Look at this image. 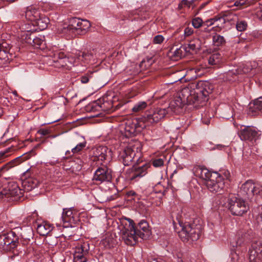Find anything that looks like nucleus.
Instances as JSON below:
<instances>
[{
	"label": "nucleus",
	"mask_w": 262,
	"mask_h": 262,
	"mask_svg": "<svg viewBox=\"0 0 262 262\" xmlns=\"http://www.w3.org/2000/svg\"><path fill=\"white\" fill-rule=\"evenodd\" d=\"M258 210V213L255 215L254 223L259 228L262 229V206Z\"/></svg>",
	"instance_id": "nucleus-43"
},
{
	"label": "nucleus",
	"mask_w": 262,
	"mask_h": 262,
	"mask_svg": "<svg viewBox=\"0 0 262 262\" xmlns=\"http://www.w3.org/2000/svg\"><path fill=\"white\" fill-rule=\"evenodd\" d=\"M39 184V181L36 178L29 177L23 181L22 186L25 191H30L37 187Z\"/></svg>",
	"instance_id": "nucleus-29"
},
{
	"label": "nucleus",
	"mask_w": 262,
	"mask_h": 262,
	"mask_svg": "<svg viewBox=\"0 0 262 262\" xmlns=\"http://www.w3.org/2000/svg\"><path fill=\"white\" fill-rule=\"evenodd\" d=\"M164 164V161L162 159H155L152 161V165L155 167H161Z\"/></svg>",
	"instance_id": "nucleus-52"
},
{
	"label": "nucleus",
	"mask_w": 262,
	"mask_h": 262,
	"mask_svg": "<svg viewBox=\"0 0 262 262\" xmlns=\"http://www.w3.org/2000/svg\"><path fill=\"white\" fill-rule=\"evenodd\" d=\"M69 61V58L64 56L63 53H60L58 54L57 57L55 56L53 58H49L48 60V64L55 68H60L64 67L66 66V61Z\"/></svg>",
	"instance_id": "nucleus-22"
},
{
	"label": "nucleus",
	"mask_w": 262,
	"mask_h": 262,
	"mask_svg": "<svg viewBox=\"0 0 262 262\" xmlns=\"http://www.w3.org/2000/svg\"><path fill=\"white\" fill-rule=\"evenodd\" d=\"M6 194L4 198H6L10 201H21V198L24 195L25 190L21 189L16 183H9L8 187L6 188Z\"/></svg>",
	"instance_id": "nucleus-13"
},
{
	"label": "nucleus",
	"mask_w": 262,
	"mask_h": 262,
	"mask_svg": "<svg viewBox=\"0 0 262 262\" xmlns=\"http://www.w3.org/2000/svg\"><path fill=\"white\" fill-rule=\"evenodd\" d=\"M231 260L232 262H237L239 259L238 254L234 251H232L230 254Z\"/></svg>",
	"instance_id": "nucleus-55"
},
{
	"label": "nucleus",
	"mask_w": 262,
	"mask_h": 262,
	"mask_svg": "<svg viewBox=\"0 0 262 262\" xmlns=\"http://www.w3.org/2000/svg\"><path fill=\"white\" fill-rule=\"evenodd\" d=\"M220 174L221 176L224 178V181H225V179H228L230 176V173L228 170H223L221 171V173H219Z\"/></svg>",
	"instance_id": "nucleus-57"
},
{
	"label": "nucleus",
	"mask_w": 262,
	"mask_h": 262,
	"mask_svg": "<svg viewBox=\"0 0 262 262\" xmlns=\"http://www.w3.org/2000/svg\"><path fill=\"white\" fill-rule=\"evenodd\" d=\"M51 130L49 129L41 128L37 131V134L42 136L50 134Z\"/></svg>",
	"instance_id": "nucleus-56"
},
{
	"label": "nucleus",
	"mask_w": 262,
	"mask_h": 262,
	"mask_svg": "<svg viewBox=\"0 0 262 262\" xmlns=\"http://www.w3.org/2000/svg\"><path fill=\"white\" fill-rule=\"evenodd\" d=\"M194 173L196 176L205 180L206 182L211 179L213 175V172H211L206 168L201 166H198L194 168Z\"/></svg>",
	"instance_id": "nucleus-26"
},
{
	"label": "nucleus",
	"mask_w": 262,
	"mask_h": 262,
	"mask_svg": "<svg viewBox=\"0 0 262 262\" xmlns=\"http://www.w3.org/2000/svg\"><path fill=\"white\" fill-rule=\"evenodd\" d=\"M16 248L15 241L9 239L5 233L0 235V251L10 252Z\"/></svg>",
	"instance_id": "nucleus-19"
},
{
	"label": "nucleus",
	"mask_w": 262,
	"mask_h": 262,
	"mask_svg": "<svg viewBox=\"0 0 262 262\" xmlns=\"http://www.w3.org/2000/svg\"><path fill=\"white\" fill-rule=\"evenodd\" d=\"M136 231L139 237L142 239H146L150 234V230L148 223L145 220L141 221L137 225L135 226Z\"/></svg>",
	"instance_id": "nucleus-21"
},
{
	"label": "nucleus",
	"mask_w": 262,
	"mask_h": 262,
	"mask_svg": "<svg viewBox=\"0 0 262 262\" xmlns=\"http://www.w3.org/2000/svg\"><path fill=\"white\" fill-rule=\"evenodd\" d=\"M11 168H12V166H11V164H9V163H7L6 164L4 165L0 168V176H2L3 173H4L5 172L8 171Z\"/></svg>",
	"instance_id": "nucleus-50"
},
{
	"label": "nucleus",
	"mask_w": 262,
	"mask_h": 262,
	"mask_svg": "<svg viewBox=\"0 0 262 262\" xmlns=\"http://www.w3.org/2000/svg\"><path fill=\"white\" fill-rule=\"evenodd\" d=\"M212 25L215 26L214 17L203 22L204 26L209 27Z\"/></svg>",
	"instance_id": "nucleus-59"
},
{
	"label": "nucleus",
	"mask_w": 262,
	"mask_h": 262,
	"mask_svg": "<svg viewBox=\"0 0 262 262\" xmlns=\"http://www.w3.org/2000/svg\"><path fill=\"white\" fill-rule=\"evenodd\" d=\"M262 113V97H259L250 102L249 105L248 114L255 116Z\"/></svg>",
	"instance_id": "nucleus-23"
},
{
	"label": "nucleus",
	"mask_w": 262,
	"mask_h": 262,
	"mask_svg": "<svg viewBox=\"0 0 262 262\" xmlns=\"http://www.w3.org/2000/svg\"><path fill=\"white\" fill-rule=\"evenodd\" d=\"M97 167L95 170L93 178V182L99 185L103 182H110L112 179V170L108 168L106 165L102 164Z\"/></svg>",
	"instance_id": "nucleus-7"
},
{
	"label": "nucleus",
	"mask_w": 262,
	"mask_h": 262,
	"mask_svg": "<svg viewBox=\"0 0 262 262\" xmlns=\"http://www.w3.org/2000/svg\"><path fill=\"white\" fill-rule=\"evenodd\" d=\"M213 85L205 81H194L188 84L178 93L177 96L170 102L169 107L175 112L185 104H195L196 107L203 106L208 100L212 92Z\"/></svg>",
	"instance_id": "nucleus-1"
},
{
	"label": "nucleus",
	"mask_w": 262,
	"mask_h": 262,
	"mask_svg": "<svg viewBox=\"0 0 262 262\" xmlns=\"http://www.w3.org/2000/svg\"><path fill=\"white\" fill-rule=\"evenodd\" d=\"M186 48L181 46L179 48H177L172 53V57L174 60H178L185 55Z\"/></svg>",
	"instance_id": "nucleus-37"
},
{
	"label": "nucleus",
	"mask_w": 262,
	"mask_h": 262,
	"mask_svg": "<svg viewBox=\"0 0 262 262\" xmlns=\"http://www.w3.org/2000/svg\"><path fill=\"white\" fill-rule=\"evenodd\" d=\"M147 106V103L145 101H141L136 103L132 108L134 112H139L145 109Z\"/></svg>",
	"instance_id": "nucleus-42"
},
{
	"label": "nucleus",
	"mask_w": 262,
	"mask_h": 262,
	"mask_svg": "<svg viewBox=\"0 0 262 262\" xmlns=\"http://www.w3.org/2000/svg\"><path fill=\"white\" fill-rule=\"evenodd\" d=\"M9 54L8 52L2 50L0 49V67L7 65L9 63Z\"/></svg>",
	"instance_id": "nucleus-38"
},
{
	"label": "nucleus",
	"mask_w": 262,
	"mask_h": 262,
	"mask_svg": "<svg viewBox=\"0 0 262 262\" xmlns=\"http://www.w3.org/2000/svg\"><path fill=\"white\" fill-rule=\"evenodd\" d=\"M240 192L248 198L254 195L262 196V186L254 183L252 180H248L242 185Z\"/></svg>",
	"instance_id": "nucleus-9"
},
{
	"label": "nucleus",
	"mask_w": 262,
	"mask_h": 262,
	"mask_svg": "<svg viewBox=\"0 0 262 262\" xmlns=\"http://www.w3.org/2000/svg\"><path fill=\"white\" fill-rule=\"evenodd\" d=\"M89 80V79L87 76H83L81 77V81L83 83H86Z\"/></svg>",
	"instance_id": "nucleus-63"
},
{
	"label": "nucleus",
	"mask_w": 262,
	"mask_h": 262,
	"mask_svg": "<svg viewBox=\"0 0 262 262\" xmlns=\"http://www.w3.org/2000/svg\"><path fill=\"white\" fill-rule=\"evenodd\" d=\"M249 262H262V241L254 242L249 249Z\"/></svg>",
	"instance_id": "nucleus-16"
},
{
	"label": "nucleus",
	"mask_w": 262,
	"mask_h": 262,
	"mask_svg": "<svg viewBox=\"0 0 262 262\" xmlns=\"http://www.w3.org/2000/svg\"><path fill=\"white\" fill-rule=\"evenodd\" d=\"M214 116V114L212 110H205L202 116V122L206 125L209 124L210 119Z\"/></svg>",
	"instance_id": "nucleus-36"
},
{
	"label": "nucleus",
	"mask_w": 262,
	"mask_h": 262,
	"mask_svg": "<svg viewBox=\"0 0 262 262\" xmlns=\"http://www.w3.org/2000/svg\"><path fill=\"white\" fill-rule=\"evenodd\" d=\"M41 16L38 9L33 7H28L25 12V17L27 19L30 21L34 22V23Z\"/></svg>",
	"instance_id": "nucleus-27"
},
{
	"label": "nucleus",
	"mask_w": 262,
	"mask_h": 262,
	"mask_svg": "<svg viewBox=\"0 0 262 262\" xmlns=\"http://www.w3.org/2000/svg\"><path fill=\"white\" fill-rule=\"evenodd\" d=\"M208 61L210 66H218L222 62V55L219 52H214L209 56Z\"/></svg>",
	"instance_id": "nucleus-34"
},
{
	"label": "nucleus",
	"mask_w": 262,
	"mask_h": 262,
	"mask_svg": "<svg viewBox=\"0 0 262 262\" xmlns=\"http://www.w3.org/2000/svg\"><path fill=\"white\" fill-rule=\"evenodd\" d=\"M166 188L162 184L159 182L154 187L152 192L150 193V198H154L155 194H157V198L159 200V202L161 203V200L162 196L165 194L166 191Z\"/></svg>",
	"instance_id": "nucleus-31"
},
{
	"label": "nucleus",
	"mask_w": 262,
	"mask_h": 262,
	"mask_svg": "<svg viewBox=\"0 0 262 262\" xmlns=\"http://www.w3.org/2000/svg\"><path fill=\"white\" fill-rule=\"evenodd\" d=\"M213 45L215 46H223L225 43V39L223 36L215 34L212 38Z\"/></svg>",
	"instance_id": "nucleus-40"
},
{
	"label": "nucleus",
	"mask_w": 262,
	"mask_h": 262,
	"mask_svg": "<svg viewBox=\"0 0 262 262\" xmlns=\"http://www.w3.org/2000/svg\"><path fill=\"white\" fill-rule=\"evenodd\" d=\"M164 38L162 35H157L153 38V43L155 44H160L164 41Z\"/></svg>",
	"instance_id": "nucleus-51"
},
{
	"label": "nucleus",
	"mask_w": 262,
	"mask_h": 262,
	"mask_svg": "<svg viewBox=\"0 0 262 262\" xmlns=\"http://www.w3.org/2000/svg\"><path fill=\"white\" fill-rule=\"evenodd\" d=\"M252 69L251 66L249 63L242 64L238 68L229 71L227 75H232L248 73Z\"/></svg>",
	"instance_id": "nucleus-30"
},
{
	"label": "nucleus",
	"mask_w": 262,
	"mask_h": 262,
	"mask_svg": "<svg viewBox=\"0 0 262 262\" xmlns=\"http://www.w3.org/2000/svg\"><path fill=\"white\" fill-rule=\"evenodd\" d=\"M188 48L190 50L195 52L200 50L201 48V41L198 38L191 40L188 44Z\"/></svg>",
	"instance_id": "nucleus-39"
},
{
	"label": "nucleus",
	"mask_w": 262,
	"mask_h": 262,
	"mask_svg": "<svg viewBox=\"0 0 262 262\" xmlns=\"http://www.w3.org/2000/svg\"><path fill=\"white\" fill-rule=\"evenodd\" d=\"M193 33V29L192 28L187 27L184 31V38L188 37Z\"/></svg>",
	"instance_id": "nucleus-53"
},
{
	"label": "nucleus",
	"mask_w": 262,
	"mask_h": 262,
	"mask_svg": "<svg viewBox=\"0 0 262 262\" xmlns=\"http://www.w3.org/2000/svg\"><path fill=\"white\" fill-rule=\"evenodd\" d=\"M236 29L238 31H243L247 27V23L245 20H238L236 23Z\"/></svg>",
	"instance_id": "nucleus-47"
},
{
	"label": "nucleus",
	"mask_w": 262,
	"mask_h": 262,
	"mask_svg": "<svg viewBox=\"0 0 262 262\" xmlns=\"http://www.w3.org/2000/svg\"><path fill=\"white\" fill-rule=\"evenodd\" d=\"M136 194H137L134 191H129L127 193V195L128 197L134 196L136 195Z\"/></svg>",
	"instance_id": "nucleus-64"
},
{
	"label": "nucleus",
	"mask_w": 262,
	"mask_h": 262,
	"mask_svg": "<svg viewBox=\"0 0 262 262\" xmlns=\"http://www.w3.org/2000/svg\"><path fill=\"white\" fill-rule=\"evenodd\" d=\"M28 234H29V235L28 236L26 235L25 233L23 235H22V236L24 238H25L26 239L30 240L31 238H32V237H33V236H32L33 230H32L31 228H29L28 230Z\"/></svg>",
	"instance_id": "nucleus-61"
},
{
	"label": "nucleus",
	"mask_w": 262,
	"mask_h": 262,
	"mask_svg": "<svg viewBox=\"0 0 262 262\" xmlns=\"http://www.w3.org/2000/svg\"><path fill=\"white\" fill-rule=\"evenodd\" d=\"M245 235L244 234H238L235 241L231 242V245L233 247H238L241 246L245 242Z\"/></svg>",
	"instance_id": "nucleus-41"
},
{
	"label": "nucleus",
	"mask_w": 262,
	"mask_h": 262,
	"mask_svg": "<svg viewBox=\"0 0 262 262\" xmlns=\"http://www.w3.org/2000/svg\"><path fill=\"white\" fill-rule=\"evenodd\" d=\"M90 253V245L88 242L78 243L75 248L74 262H86Z\"/></svg>",
	"instance_id": "nucleus-10"
},
{
	"label": "nucleus",
	"mask_w": 262,
	"mask_h": 262,
	"mask_svg": "<svg viewBox=\"0 0 262 262\" xmlns=\"http://www.w3.org/2000/svg\"><path fill=\"white\" fill-rule=\"evenodd\" d=\"M237 134L241 140L253 144L260 138L261 132L252 125H241L238 128Z\"/></svg>",
	"instance_id": "nucleus-5"
},
{
	"label": "nucleus",
	"mask_w": 262,
	"mask_h": 262,
	"mask_svg": "<svg viewBox=\"0 0 262 262\" xmlns=\"http://www.w3.org/2000/svg\"><path fill=\"white\" fill-rule=\"evenodd\" d=\"M168 112V108H155L142 118L143 122L147 125L157 123L164 118Z\"/></svg>",
	"instance_id": "nucleus-11"
},
{
	"label": "nucleus",
	"mask_w": 262,
	"mask_h": 262,
	"mask_svg": "<svg viewBox=\"0 0 262 262\" xmlns=\"http://www.w3.org/2000/svg\"><path fill=\"white\" fill-rule=\"evenodd\" d=\"M57 32L63 36L69 37L75 36L74 28L71 26V19L69 20V24H63L59 26L57 28Z\"/></svg>",
	"instance_id": "nucleus-25"
},
{
	"label": "nucleus",
	"mask_w": 262,
	"mask_h": 262,
	"mask_svg": "<svg viewBox=\"0 0 262 262\" xmlns=\"http://www.w3.org/2000/svg\"><path fill=\"white\" fill-rule=\"evenodd\" d=\"M32 26L30 22L23 23L19 25L18 30L17 31L18 37L23 41L27 39L28 37H30L34 32L32 31Z\"/></svg>",
	"instance_id": "nucleus-18"
},
{
	"label": "nucleus",
	"mask_w": 262,
	"mask_h": 262,
	"mask_svg": "<svg viewBox=\"0 0 262 262\" xmlns=\"http://www.w3.org/2000/svg\"><path fill=\"white\" fill-rule=\"evenodd\" d=\"M68 58H69V61H66V66L64 67L65 68L70 69L71 68L72 66L74 65L77 66L78 64V62H77L76 54L74 56L68 57Z\"/></svg>",
	"instance_id": "nucleus-44"
},
{
	"label": "nucleus",
	"mask_w": 262,
	"mask_h": 262,
	"mask_svg": "<svg viewBox=\"0 0 262 262\" xmlns=\"http://www.w3.org/2000/svg\"><path fill=\"white\" fill-rule=\"evenodd\" d=\"M192 25L195 28H199L203 25V20L200 17H195L192 20Z\"/></svg>",
	"instance_id": "nucleus-48"
},
{
	"label": "nucleus",
	"mask_w": 262,
	"mask_h": 262,
	"mask_svg": "<svg viewBox=\"0 0 262 262\" xmlns=\"http://www.w3.org/2000/svg\"><path fill=\"white\" fill-rule=\"evenodd\" d=\"M12 150L11 148H9L6 149V151L5 152H0V160L4 157H6L7 156V155H5L6 153L8 152L11 151Z\"/></svg>",
	"instance_id": "nucleus-62"
},
{
	"label": "nucleus",
	"mask_w": 262,
	"mask_h": 262,
	"mask_svg": "<svg viewBox=\"0 0 262 262\" xmlns=\"http://www.w3.org/2000/svg\"><path fill=\"white\" fill-rule=\"evenodd\" d=\"M9 239L15 241L16 247L17 246L18 237L14 231H10L7 233H4Z\"/></svg>",
	"instance_id": "nucleus-45"
},
{
	"label": "nucleus",
	"mask_w": 262,
	"mask_h": 262,
	"mask_svg": "<svg viewBox=\"0 0 262 262\" xmlns=\"http://www.w3.org/2000/svg\"><path fill=\"white\" fill-rule=\"evenodd\" d=\"M229 209L234 215L242 216L249 209L248 204L242 198L232 195L228 199Z\"/></svg>",
	"instance_id": "nucleus-6"
},
{
	"label": "nucleus",
	"mask_w": 262,
	"mask_h": 262,
	"mask_svg": "<svg viewBox=\"0 0 262 262\" xmlns=\"http://www.w3.org/2000/svg\"><path fill=\"white\" fill-rule=\"evenodd\" d=\"M76 56L78 63L82 62L84 63L92 64L95 61L93 54L89 52H79L76 54Z\"/></svg>",
	"instance_id": "nucleus-28"
},
{
	"label": "nucleus",
	"mask_w": 262,
	"mask_h": 262,
	"mask_svg": "<svg viewBox=\"0 0 262 262\" xmlns=\"http://www.w3.org/2000/svg\"><path fill=\"white\" fill-rule=\"evenodd\" d=\"M28 44L34 46L37 48H41L43 43V40L40 38L35 36V33H33L30 37H28L27 39L25 41Z\"/></svg>",
	"instance_id": "nucleus-33"
},
{
	"label": "nucleus",
	"mask_w": 262,
	"mask_h": 262,
	"mask_svg": "<svg viewBox=\"0 0 262 262\" xmlns=\"http://www.w3.org/2000/svg\"><path fill=\"white\" fill-rule=\"evenodd\" d=\"M49 23V19L48 18L43 15H41L40 18L34 23L33 25H37L41 30H43L47 28L48 25Z\"/></svg>",
	"instance_id": "nucleus-35"
},
{
	"label": "nucleus",
	"mask_w": 262,
	"mask_h": 262,
	"mask_svg": "<svg viewBox=\"0 0 262 262\" xmlns=\"http://www.w3.org/2000/svg\"><path fill=\"white\" fill-rule=\"evenodd\" d=\"M215 27L222 28L226 22L224 17H214Z\"/></svg>",
	"instance_id": "nucleus-46"
},
{
	"label": "nucleus",
	"mask_w": 262,
	"mask_h": 262,
	"mask_svg": "<svg viewBox=\"0 0 262 262\" xmlns=\"http://www.w3.org/2000/svg\"><path fill=\"white\" fill-rule=\"evenodd\" d=\"M71 19V26L74 28L75 36L85 34L90 29L91 23L87 20L74 17Z\"/></svg>",
	"instance_id": "nucleus-15"
},
{
	"label": "nucleus",
	"mask_w": 262,
	"mask_h": 262,
	"mask_svg": "<svg viewBox=\"0 0 262 262\" xmlns=\"http://www.w3.org/2000/svg\"><path fill=\"white\" fill-rule=\"evenodd\" d=\"M111 152L108 148L105 146H99L93 149L92 166H99L103 164L106 160L108 154Z\"/></svg>",
	"instance_id": "nucleus-12"
},
{
	"label": "nucleus",
	"mask_w": 262,
	"mask_h": 262,
	"mask_svg": "<svg viewBox=\"0 0 262 262\" xmlns=\"http://www.w3.org/2000/svg\"><path fill=\"white\" fill-rule=\"evenodd\" d=\"M0 49L2 50L9 52L10 49V46L6 42L3 41L2 43H0Z\"/></svg>",
	"instance_id": "nucleus-54"
},
{
	"label": "nucleus",
	"mask_w": 262,
	"mask_h": 262,
	"mask_svg": "<svg viewBox=\"0 0 262 262\" xmlns=\"http://www.w3.org/2000/svg\"><path fill=\"white\" fill-rule=\"evenodd\" d=\"M206 185L209 190L213 193H220L225 187V182L224 178L218 172H213L211 179L205 182Z\"/></svg>",
	"instance_id": "nucleus-8"
},
{
	"label": "nucleus",
	"mask_w": 262,
	"mask_h": 262,
	"mask_svg": "<svg viewBox=\"0 0 262 262\" xmlns=\"http://www.w3.org/2000/svg\"><path fill=\"white\" fill-rule=\"evenodd\" d=\"M52 229V227L49 223L43 222L37 225L36 230L40 235L45 236L49 234Z\"/></svg>",
	"instance_id": "nucleus-32"
},
{
	"label": "nucleus",
	"mask_w": 262,
	"mask_h": 262,
	"mask_svg": "<svg viewBox=\"0 0 262 262\" xmlns=\"http://www.w3.org/2000/svg\"><path fill=\"white\" fill-rule=\"evenodd\" d=\"M127 221L120 226L121 237L126 245L134 246L136 245L138 238L140 237L136 231L133 221L128 219Z\"/></svg>",
	"instance_id": "nucleus-4"
},
{
	"label": "nucleus",
	"mask_w": 262,
	"mask_h": 262,
	"mask_svg": "<svg viewBox=\"0 0 262 262\" xmlns=\"http://www.w3.org/2000/svg\"><path fill=\"white\" fill-rule=\"evenodd\" d=\"M137 121L135 122L132 121H128L126 122L123 130H121L122 135L126 138H129L134 136L137 128Z\"/></svg>",
	"instance_id": "nucleus-24"
},
{
	"label": "nucleus",
	"mask_w": 262,
	"mask_h": 262,
	"mask_svg": "<svg viewBox=\"0 0 262 262\" xmlns=\"http://www.w3.org/2000/svg\"><path fill=\"white\" fill-rule=\"evenodd\" d=\"M141 144L137 140H131L119 152V160L124 166H129L135 162L139 163L141 155Z\"/></svg>",
	"instance_id": "nucleus-2"
},
{
	"label": "nucleus",
	"mask_w": 262,
	"mask_h": 262,
	"mask_svg": "<svg viewBox=\"0 0 262 262\" xmlns=\"http://www.w3.org/2000/svg\"><path fill=\"white\" fill-rule=\"evenodd\" d=\"M85 141L80 143L78 144L75 147L72 149V151L73 154L78 153V152L81 151L84 147H85Z\"/></svg>",
	"instance_id": "nucleus-49"
},
{
	"label": "nucleus",
	"mask_w": 262,
	"mask_h": 262,
	"mask_svg": "<svg viewBox=\"0 0 262 262\" xmlns=\"http://www.w3.org/2000/svg\"><path fill=\"white\" fill-rule=\"evenodd\" d=\"M77 213L73 208H64L62 213V220L63 224L69 223L75 224L77 221Z\"/></svg>",
	"instance_id": "nucleus-20"
},
{
	"label": "nucleus",
	"mask_w": 262,
	"mask_h": 262,
	"mask_svg": "<svg viewBox=\"0 0 262 262\" xmlns=\"http://www.w3.org/2000/svg\"><path fill=\"white\" fill-rule=\"evenodd\" d=\"M21 162V160L20 159V157H18L15 158V159L11 161L8 162L9 164H11V166H12V167L18 165Z\"/></svg>",
	"instance_id": "nucleus-60"
},
{
	"label": "nucleus",
	"mask_w": 262,
	"mask_h": 262,
	"mask_svg": "<svg viewBox=\"0 0 262 262\" xmlns=\"http://www.w3.org/2000/svg\"><path fill=\"white\" fill-rule=\"evenodd\" d=\"M150 167L149 163H144L140 166L134 165L131 169L128 171V178L130 181H138L141 178L144 177L147 173V169Z\"/></svg>",
	"instance_id": "nucleus-17"
},
{
	"label": "nucleus",
	"mask_w": 262,
	"mask_h": 262,
	"mask_svg": "<svg viewBox=\"0 0 262 262\" xmlns=\"http://www.w3.org/2000/svg\"><path fill=\"white\" fill-rule=\"evenodd\" d=\"M181 230L178 235L183 242H191L197 241L201 234V227L194 224L188 222H179Z\"/></svg>",
	"instance_id": "nucleus-3"
},
{
	"label": "nucleus",
	"mask_w": 262,
	"mask_h": 262,
	"mask_svg": "<svg viewBox=\"0 0 262 262\" xmlns=\"http://www.w3.org/2000/svg\"><path fill=\"white\" fill-rule=\"evenodd\" d=\"M92 111H99V108L106 112L111 110L113 106L112 97L104 95L99 99L93 102L91 104Z\"/></svg>",
	"instance_id": "nucleus-14"
},
{
	"label": "nucleus",
	"mask_w": 262,
	"mask_h": 262,
	"mask_svg": "<svg viewBox=\"0 0 262 262\" xmlns=\"http://www.w3.org/2000/svg\"><path fill=\"white\" fill-rule=\"evenodd\" d=\"M248 0H237L234 3V5L237 7L246 5L248 4Z\"/></svg>",
	"instance_id": "nucleus-58"
}]
</instances>
